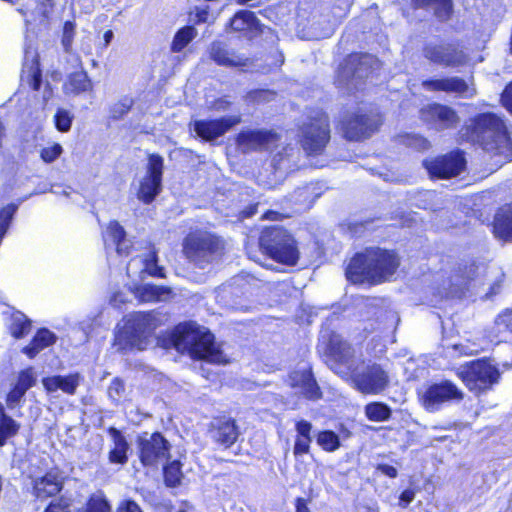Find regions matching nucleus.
Here are the masks:
<instances>
[{"mask_svg":"<svg viewBox=\"0 0 512 512\" xmlns=\"http://www.w3.org/2000/svg\"><path fill=\"white\" fill-rule=\"evenodd\" d=\"M493 331L495 337H499L504 333L512 334V309H505L496 316Z\"/></svg>","mask_w":512,"mask_h":512,"instance_id":"79ce46f5","label":"nucleus"},{"mask_svg":"<svg viewBox=\"0 0 512 512\" xmlns=\"http://www.w3.org/2000/svg\"><path fill=\"white\" fill-rule=\"evenodd\" d=\"M79 383V374H70L67 376L56 375L42 379V384L49 393L61 390L64 393L73 395L76 392Z\"/></svg>","mask_w":512,"mask_h":512,"instance_id":"bb28decb","label":"nucleus"},{"mask_svg":"<svg viewBox=\"0 0 512 512\" xmlns=\"http://www.w3.org/2000/svg\"><path fill=\"white\" fill-rule=\"evenodd\" d=\"M17 209H18V206L15 204H8L7 206H5L4 208L1 209V211H0V232L1 233L6 234Z\"/></svg>","mask_w":512,"mask_h":512,"instance_id":"8fccbe9b","label":"nucleus"},{"mask_svg":"<svg viewBox=\"0 0 512 512\" xmlns=\"http://www.w3.org/2000/svg\"><path fill=\"white\" fill-rule=\"evenodd\" d=\"M197 35L198 32L193 26L182 27L174 35L171 43V51L174 53L181 52Z\"/></svg>","mask_w":512,"mask_h":512,"instance_id":"f704fd0d","label":"nucleus"},{"mask_svg":"<svg viewBox=\"0 0 512 512\" xmlns=\"http://www.w3.org/2000/svg\"><path fill=\"white\" fill-rule=\"evenodd\" d=\"M75 25L71 21H67L63 27L62 45L65 52H70V48L73 42Z\"/></svg>","mask_w":512,"mask_h":512,"instance_id":"5fc2aeb1","label":"nucleus"},{"mask_svg":"<svg viewBox=\"0 0 512 512\" xmlns=\"http://www.w3.org/2000/svg\"><path fill=\"white\" fill-rule=\"evenodd\" d=\"M64 478L57 470H51L33 482L34 495L46 499L59 493L63 488Z\"/></svg>","mask_w":512,"mask_h":512,"instance_id":"b1692460","label":"nucleus"},{"mask_svg":"<svg viewBox=\"0 0 512 512\" xmlns=\"http://www.w3.org/2000/svg\"><path fill=\"white\" fill-rule=\"evenodd\" d=\"M55 341V334L49 331L48 329L42 328L36 333L30 344L25 346L22 351L24 354H26L29 358L32 359L40 351L54 344Z\"/></svg>","mask_w":512,"mask_h":512,"instance_id":"c756f323","label":"nucleus"},{"mask_svg":"<svg viewBox=\"0 0 512 512\" xmlns=\"http://www.w3.org/2000/svg\"><path fill=\"white\" fill-rule=\"evenodd\" d=\"M420 6H432L438 20L447 21L452 14L451 0H415Z\"/></svg>","mask_w":512,"mask_h":512,"instance_id":"4c0bfd02","label":"nucleus"},{"mask_svg":"<svg viewBox=\"0 0 512 512\" xmlns=\"http://www.w3.org/2000/svg\"><path fill=\"white\" fill-rule=\"evenodd\" d=\"M209 434L214 442L229 448L236 442L239 436V428L234 419L216 418L211 422Z\"/></svg>","mask_w":512,"mask_h":512,"instance_id":"4be33fe9","label":"nucleus"},{"mask_svg":"<svg viewBox=\"0 0 512 512\" xmlns=\"http://www.w3.org/2000/svg\"><path fill=\"white\" fill-rule=\"evenodd\" d=\"M280 140V136L265 129L244 130L238 134L237 144L243 152L269 150Z\"/></svg>","mask_w":512,"mask_h":512,"instance_id":"dca6fc26","label":"nucleus"},{"mask_svg":"<svg viewBox=\"0 0 512 512\" xmlns=\"http://www.w3.org/2000/svg\"><path fill=\"white\" fill-rule=\"evenodd\" d=\"M422 54L430 63L445 68H460L468 64L470 57L465 49L454 42L429 41L424 44Z\"/></svg>","mask_w":512,"mask_h":512,"instance_id":"1a4fd4ad","label":"nucleus"},{"mask_svg":"<svg viewBox=\"0 0 512 512\" xmlns=\"http://www.w3.org/2000/svg\"><path fill=\"white\" fill-rule=\"evenodd\" d=\"M317 443L327 452H334L340 447L339 436L331 430L319 432L317 435Z\"/></svg>","mask_w":512,"mask_h":512,"instance_id":"37998d69","label":"nucleus"},{"mask_svg":"<svg viewBox=\"0 0 512 512\" xmlns=\"http://www.w3.org/2000/svg\"><path fill=\"white\" fill-rule=\"evenodd\" d=\"M123 227L112 221L103 232L104 246L107 251L115 250L118 254H128L130 242L126 239Z\"/></svg>","mask_w":512,"mask_h":512,"instance_id":"393cba45","label":"nucleus"},{"mask_svg":"<svg viewBox=\"0 0 512 512\" xmlns=\"http://www.w3.org/2000/svg\"><path fill=\"white\" fill-rule=\"evenodd\" d=\"M381 124L378 114L359 109L348 113L341 121V129L346 139L360 141L369 138Z\"/></svg>","mask_w":512,"mask_h":512,"instance_id":"9d476101","label":"nucleus"},{"mask_svg":"<svg viewBox=\"0 0 512 512\" xmlns=\"http://www.w3.org/2000/svg\"><path fill=\"white\" fill-rule=\"evenodd\" d=\"M27 81L33 90L37 91L40 89L42 84V75L39 67L36 64H32L27 75Z\"/></svg>","mask_w":512,"mask_h":512,"instance_id":"6e6d98bb","label":"nucleus"},{"mask_svg":"<svg viewBox=\"0 0 512 512\" xmlns=\"http://www.w3.org/2000/svg\"><path fill=\"white\" fill-rule=\"evenodd\" d=\"M398 266L399 259L393 252L371 247L357 253L351 259L345 274L354 284H376L388 280Z\"/></svg>","mask_w":512,"mask_h":512,"instance_id":"f257e3e1","label":"nucleus"},{"mask_svg":"<svg viewBox=\"0 0 512 512\" xmlns=\"http://www.w3.org/2000/svg\"><path fill=\"white\" fill-rule=\"evenodd\" d=\"M157 325L156 318L150 312L131 314L117 334L116 341L122 349L129 347L144 350L148 345L149 336Z\"/></svg>","mask_w":512,"mask_h":512,"instance_id":"0eeeda50","label":"nucleus"},{"mask_svg":"<svg viewBox=\"0 0 512 512\" xmlns=\"http://www.w3.org/2000/svg\"><path fill=\"white\" fill-rule=\"evenodd\" d=\"M329 350L335 360V364L331 366L336 374L342 377L348 376L352 367V348L342 341L338 335H332L329 340Z\"/></svg>","mask_w":512,"mask_h":512,"instance_id":"412c9836","label":"nucleus"},{"mask_svg":"<svg viewBox=\"0 0 512 512\" xmlns=\"http://www.w3.org/2000/svg\"><path fill=\"white\" fill-rule=\"evenodd\" d=\"M463 394L455 384L450 381L431 385L424 395V404L427 409L437 410L439 406L453 399H462Z\"/></svg>","mask_w":512,"mask_h":512,"instance_id":"6ab92c4d","label":"nucleus"},{"mask_svg":"<svg viewBox=\"0 0 512 512\" xmlns=\"http://www.w3.org/2000/svg\"><path fill=\"white\" fill-rule=\"evenodd\" d=\"M142 262H143L142 272H145V273L149 274L150 276H154V277H164L163 267H161L157 264L158 256H157V251L154 246H152L150 248L149 252L142 259Z\"/></svg>","mask_w":512,"mask_h":512,"instance_id":"ea45409f","label":"nucleus"},{"mask_svg":"<svg viewBox=\"0 0 512 512\" xmlns=\"http://www.w3.org/2000/svg\"><path fill=\"white\" fill-rule=\"evenodd\" d=\"M241 122L239 115H231L215 120H196L193 123L196 134L205 141H213Z\"/></svg>","mask_w":512,"mask_h":512,"instance_id":"a211bd4d","label":"nucleus"},{"mask_svg":"<svg viewBox=\"0 0 512 512\" xmlns=\"http://www.w3.org/2000/svg\"><path fill=\"white\" fill-rule=\"evenodd\" d=\"M172 343L180 353L210 363H221L224 356L214 342V335L196 323L179 324L172 333Z\"/></svg>","mask_w":512,"mask_h":512,"instance_id":"f03ea898","label":"nucleus"},{"mask_svg":"<svg viewBox=\"0 0 512 512\" xmlns=\"http://www.w3.org/2000/svg\"><path fill=\"white\" fill-rule=\"evenodd\" d=\"M376 469H377V471L388 476L389 478H396L398 475L397 469L388 464H378Z\"/></svg>","mask_w":512,"mask_h":512,"instance_id":"69168bd1","label":"nucleus"},{"mask_svg":"<svg viewBox=\"0 0 512 512\" xmlns=\"http://www.w3.org/2000/svg\"><path fill=\"white\" fill-rule=\"evenodd\" d=\"M108 433L113 441V448L109 452V461L114 464H125L128 461L127 452L129 444L121 431L110 427Z\"/></svg>","mask_w":512,"mask_h":512,"instance_id":"c85d7f7f","label":"nucleus"},{"mask_svg":"<svg viewBox=\"0 0 512 512\" xmlns=\"http://www.w3.org/2000/svg\"><path fill=\"white\" fill-rule=\"evenodd\" d=\"M258 23V20L253 12L248 10H241L237 12L230 20V26L234 31H246L253 29Z\"/></svg>","mask_w":512,"mask_h":512,"instance_id":"c9c22d12","label":"nucleus"},{"mask_svg":"<svg viewBox=\"0 0 512 512\" xmlns=\"http://www.w3.org/2000/svg\"><path fill=\"white\" fill-rule=\"evenodd\" d=\"M289 379L291 386L299 389V393L305 398L318 400L322 397L321 390L310 369L293 371Z\"/></svg>","mask_w":512,"mask_h":512,"instance_id":"5701e85b","label":"nucleus"},{"mask_svg":"<svg viewBox=\"0 0 512 512\" xmlns=\"http://www.w3.org/2000/svg\"><path fill=\"white\" fill-rule=\"evenodd\" d=\"M321 188L318 187L317 184L310 183L303 187L297 188L293 194L292 198L295 203L310 206L314 203V201L321 196Z\"/></svg>","mask_w":512,"mask_h":512,"instance_id":"72a5a7b5","label":"nucleus"},{"mask_svg":"<svg viewBox=\"0 0 512 512\" xmlns=\"http://www.w3.org/2000/svg\"><path fill=\"white\" fill-rule=\"evenodd\" d=\"M37 382V376L32 367L24 369L19 372L15 387L23 392H27Z\"/></svg>","mask_w":512,"mask_h":512,"instance_id":"c03bdc74","label":"nucleus"},{"mask_svg":"<svg viewBox=\"0 0 512 512\" xmlns=\"http://www.w3.org/2000/svg\"><path fill=\"white\" fill-rule=\"evenodd\" d=\"M124 391H125L124 383L117 378L111 382V384L108 388V394H109L110 398H112L113 400L119 399L123 395Z\"/></svg>","mask_w":512,"mask_h":512,"instance_id":"13d9d810","label":"nucleus"},{"mask_svg":"<svg viewBox=\"0 0 512 512\" xmlns=\"http://www.w3.org/2000/svg\"><path fill=\"white\" fill-rule=\"evenodd\" d=\"M415 498V492L412 489L404 490L400 495L399 505L406 508Z\"/></svg>","mask_w":512,"mask_h":512,"instance_id":"e2e57ef3","label":"nucleus"},{"mask_svg":"<svg viewBox=\"0 0 512 512\" xmlns=\"http://www.w3.org/2000/svg\"><path fill=\"white\" fill-rule=\"evenodd\" d=\"M92 89V83L87 73L83 70L70 74L63 85L66 95H78Z\"/></svg>","mask_w":512,"mask_h":512,"instance_id":"7c9ffc66","label":"nucleus"},{"mask_svg":"<svg viewBox=\"0 0 512 512\" xmlns=\"http://www.w3.org/2000/svg\"><path fill=\"white\" fill-rule=\"evenodd\" d=\"M73 116L65 109H58L55 115L56 128L61 132H67L71 128Z\"/></svg>","mask_w":512,"mask_h":512,"instance_id":"3c124183","label":"nucleus"},{"mask_svg":"<svg viewBox=\"0 0 512 512\" xmlns=\"http://www.w3.org/2000/svg\"><path fill=\"white\" fill-rule=\"evenodd\" d=\"M208 53L211 60L217 65L224 67H246L251 64V60L235 52L229 46L219 40L213 41L208 47Z\"/></svg>","mask_w":512,"mask_h":512,"instance_id":"aec40b11","label":"nucleus"},{"mask_svg":"<svg viewBox=\"0 0 512 512\" xmlns=\"http://www.w3.org/2000/svg\"><path fill=\"white\" fill-rule=\"evenodd\" d=\"M164 160L161 156H149L146 175L140 181L137 193L138 199L144 203H151L162 190V174Z\"/></svg>","mask_w":512,"mask_h":512,"instance_id":"ddd939ff","label":"nucleus"},{"mask_svg":"<svg viewBox=\"0 0 512 512\" xmlns=\"http://www.w3.org/2000/svg\"><path fill=\"white\" fill-rule=\"evenodd\" d=\"M300 156V150L296 146H283L273 155L271 165L276 172L288 173L298 167Z\"/></svg>","mask_w":512,"mask_h":512,"instance_id":"a878e982","label":"nucleus"},{"mask_svg":"<svg viewBox=\"0 0 512 512\" xmlns=\"http://www.w3.org/2000/svg\"><path fill=\"white\" fill-rule=\"evenodd\" d=\"M312 424L306 420H300L296 423L295 429L297 432V437H312L311 431H312Z\"/></svg>","mask_w":512,"mask_h":512,"instance_id":"052dcab7","label":"nucleus"},{"mask_svg":"<svg viewBox=\"0 0 512 512\" xmlns=\"http://www.w3.org/2000/svg\"><path fill=\"white\" fill-rule=\"evenodd\" d=\"M312 442V437H297L295 439L293 453L296 457L307 454L310 450V444Z\"/></svg>","mask_w":512,"mask_h":512,"instance_id":"4d7b16f0","label":"nucleus"},{"mask_svg":"<svg viewBox=\"0 0 512 512\" xmlns=\"http://www.w3.org/2000/svg\"><path fill=\"white\" fill-rule=\"evenodd\" d=\"M399 141L401 144L413 148L417 151H425L430 147L429 141L418 134L401 135L399 136Z\"/></svg>","mask_w":512,"mask_h":512,"instance_id":"a18cd8bd","label":"nucleus"},{"mask_svg":"<svg viewBox=\"0 0 512 512\" xmlns=\"http://www.w3.org/2000/svg\"><path fill=\"white\" fill-rule=\"evenodd\" d=\"M20 428L21 424L6 413L5 405L0 402V447L15 437Z\"/></svg>","mask_w":512,"mask_h":512,"instance_id":"2f4dec72","label":"nucleus"},{"mask_svg":"<svg viewBox=\"0 0 512 512\" xmlns=\"http://www.w3.org/2000/svg\"><path fill=\"white\" fill-rule=\"evenodd\" d=\"M471 137L491 156L512 160V142L503 121L493 113L479 114L473 120Z\"/></svg>","mask_w":512,"mask_h":512,"instance_id":"7ed1b4c3","label":"nucleus"},{"mask_svg":"<svg viewBox=\"0 0 512 512\" xmlns=\"http://www.w3.org/2000/svg\"><path fill=\"white\" fill-rule=\"evenodd\" d=\"M276 93L271 90H253L250 91L246 99L254 103H266L275 99Z\"/></svg>","mask_w":512,"mask_h":512,"instance_id":"603ef678","label":"nucleus"},{"mask_svg":"<svg viewBox=\"0 0 512 512\" xmlns=\"http://www.w3.org/2000/svg\"><path fill=\"white\" fill-rule=\"evenodd\" d=\"M493 233L499 239L512 241V203L499 208L496 212Z\"/></svg>","mask_w":512,"mask_h":512,"instance_id":"cd10ccee","label":"nucleus"},{"mask_svg":"<svg viewBox=\"0 0 512 512\" xmlns=\"http://www.w3.org/2000/svg\"><path fill=\"white\" fill-rule=\"evenodd\" d=\"M380 68L379 60L371 54L349 55L340 65L336 83L349 93L360 90L365 79L373 76Z\"/></svg>","mask_w":512,"mask_h":512,"instance_id":"20e7f679","label":"nucleus"},{"mask_svg":"<svg viewBox=\"0 0 512 512\" xmlns=\"http://www.w3.org/2000/svg\"><path fill=\"white\" fill-rule=\"evenodd\" d=\"M501 101L503 106L512 113V82L503 91Z\"/></svg>","mask_w":512,"mask_h":512,"instance_id":"680f3d73","label":"nucleus"},{"mask_svg":"<svg viewBox=\"0 0 512 512\" xmlns=\"http://www.w3.org/2000/svg\"><path fill=\"white\" fill-rule=\"evenodd\" d=\"M352 382L364 394H379L389 385L388 372L377 363H370L354 371Z\"/></svg>","mask_w":512,"mask_h":512,"instance_id":"9b49d317","label":"nucleus"},{"mask_svg":"<svg viewBox=\"0 0 512 512\" xmlns=\"http://www.w3.org/2000/svg\"><path fill=\"white\" fill-rule=\"evenodd\" d=\"M138 447L140 460L145 466L157 465L167 460L169 456L170 444L158 432L143 433L138 438Z\"/></svg>","mask_w":512,"mask_h":512,"instance_id":"f8f14e48","label":"nucleus"},{"mask_svg":"<svg viewBox=\"0 0 512 512\" xmlns=\"http://www.w3.org/2000/svg\"><path fill=\"white\" fill-rule=\"evenodd\" d=\"M296 512H311L304 498L296 499Z\"/></svg>","mask_w":512,"mask_h":512,"instance_id":"774afa93","label":"nucleus"},{"mask_svg":"<svg viewBox=\"0 0 512 512\" xmlns=\"http://www.w3.org/2000/svg\"><path fill=\"white\" fill-rule=\"evenodd\" d=\"M183 251L186 257L199 268L217 261L223 254V241L208 232L196 231L184 239Z\"/></svg>","mask_w":512,"mask_h":512,"instance_id":"423d86ee","label":"nucleus"},{"mask_svg":"<svg viewBox=\"0 0 512 512\" xmlns=\"http://www.w3.org/2000/svg\"><path fill=\"white\" fill-rule=\"evenodd\" d=\"M420 118L427 125L438 131L455 128L460 121L454 109L439 103L423 107L420 110Z\"/></svg>","mask_w":512,"mask_h":512,"instance_id":"2eb2a0df","label":"nucleus"},{"mask_svg":"<svg viewBox=\"0 0 512 512\" xmlns=\"http://www.w3.org/2000/svg\"><path fill=\"white\" fill-rule=\"evenodd\" d=\"M30 329L31 321L22 312L17 311L12 314L9 330L13 337L22 338L29 333Z\"/></svg>","mask_w":512,"mask_h":512,"instance_id":"e433bc0d","label":"nucleus"},{"mask_svg":"<svg viewBox=\"0 0 512 512\" xmlns=\"http://www.w3.org/2000/svg\"><path fill=\"white\" fill-rule=\"evenodd\" d=\"M25 392L19 390L15 386L8 392L5 398L6 407L9 410H14L16 408H20L24 401Z\"/></svg>","mask_w":512,"mask_h":512,"instance_id":"09e8293b","label":"nucleus"},{"mask_svg":"<svg viewBox=\"0 0 512 512\" xmlns=\"http://www.w3.org/2000/svg\"><path fill=\"white\" fill-rule=\"evenodd\" d=\"M230 105V101L226 98H219L213 103L212 108L216 111H226Z\"/></svg>","mask_w":512,"mask_h":512,"instance_id":"338daca9","label":"nucleus"},{"mask_svg":"<svg viewBox=\"0 0 512 512\" xmlns=\"http://www.w3.org/2000/svg\"><path fill=\"white\" fill-rule=\"evenodd\" d=\"M260 249L272 259L293 266L299 259V251L293 236L283 227L265 228L259 237Z\"/></svg>","mask_w":512,"mask_h":512,"instance_id":"39448f33","label":"nucleus"},{"mask_svg":"<svg viewBox=\"0 0 512 512\" xmlns=\"http://www.w3.org/2000/svg\"><path fill=\"white\" fill-rule=\"evenodd\" d=\"M465 163L461 152H452L434 159L424 160L423 165L431 177L445 179L459 175L464 169Z\"/></svg>","mask_w":512,"mask_h":512,"instance_id":"4468645a","label":"nucleus"},{"mask_svg":"<svg viewBox=\"0 0 512 512\" xmlns=\"http://www.w3.org/2000/svg\"><path fill=\"white\" fill-rule=\"evenodd\" d=\"M78 512H111V506L102 492L91 495L86 506Z\"/></svg>","mask_w":512,"mask_h":512,"instance_id":"a19ab883","label":"nucleus"},{"mask_svg":"<svg viewBox=\"0 0 512 512\" xmlns=\"http://www.w3.org/2000/svg\"><path fill=\"white\" fill-rule=\"evenodd\" d=\"M137 295L143 302L165 301L171 295V289L166 286L144 284L137 288Z\"/></svg>","mask_w":512,"mask_h":512,"instance_id":"473e14b6","label":"nucleus"},{"mask_svg":"<svg viewBox=\"0 0 512 512\" xmlns=\"http://www.w3.org/2000/svg\"><path fill=\"white\" fill-rule=\"evenodd\" d=\"M365 414L371 421H386L391 417V409L382 402H372L366 405Z\"/></svg>","mask_w":512,"mask_h":512,"instance_id":"58836bf2","label":"nucleus"},{"mask_svg":"<svg viewBox=\"0 0 512 512\" xmlns=\"http://www.w3.org/2000/svg\"><path fill=\"white\" fill-rule=\"evenodd\" d=\"M422 86L427 91L452 93L466 99L473 98L476 95L473 84H469L458 76L425 80L422 82Z\"/></svg>","mask_w":512,"mask_h":512,"instance_id":"f3484780","label":"nucleus"},{"mask_svg":"<svg viewBox=\"0 0 512 512\" xmlns=\"http://www.w3.org/2000/svg\"><path fill=\"white\" fill-rule=\"evenodd\" d=\"M133 99L129 97H123L109 108L110 118L113 120L122 119L132 108Z\"/></svg>","mask_w":512,"mask_h":512,"instance_id":"49530a36","label":"nucleus"},{"mask_svg":"<svg viewBox=\"0 0 512 512\" xmlns=\"http://www.w3.org/2000/svg\"><path fill=\"white\" fill-rule=\"evenodd\" d=\"M180 463L172 461L169 465L164 466V478L167 486L175 487L180 484L181 480Z\"/></svg>","mask_w":512,"mask_h":512,"instance_id":"de8ad7c7","label":"nucleus"},{"mask_svg":"<svg viewBox=\"0 0 512 512\" xmlns=\"http://www.w3.org/2000/svg\"><path fill=\"white\" fill-rule=\"evenodd\" d=\"M70 502L67 499L60 498L50 503L44 512H69Z\"/></svg>","mask_w":512,"mask_h":512,"instance_id":"bf43d9fd","label":"nucleus"},{"mask_svg":"<svg viewBox=\"0 0 512 512\" xmlns=\"http://www.w3.org/2000/svg\"><path fill=\"white\" fill-rule=\"evenodd\" d=\"M63 152V148L60 144H54L49 147H45L40 152V157L45 163L54 162Z\"/></svg>","mask_w":512,"mask_h":512,"instance_id":"864d4df0","label":"nucleus"},{"mask_svg":"<svg viewBox=\"0 0 512 512\" xmlns=\"http://www.w3.org/2000/svg\"><path fill=\"white\" fill-rule=\"evenodd\" d=\"M299 132L303 150L309 155L320 154L330 140L327 115L321 110H313L303 121Z\"/></svg>","mask_w":512,"mask_h":512,"instance_id":"6e6552de","label":"nucleus"},{"mask_svg":"<svg viewBox=\"0 0 512 512\" xmlns=\"http://www.w3.org/2000/svg\"><path fill=\"white\" fill-rule=\"evenodd\" d=\"M117 512H142L140 507L132 500H127L121 503Z\"/></svg>","mask_w":512,"mask_h":512,"instance_id":"0e129e2a","label":"nucleus"}]
</instances>
